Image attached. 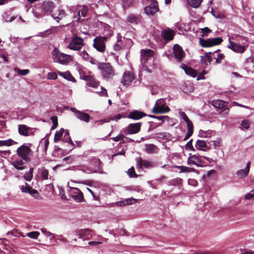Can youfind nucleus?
Listing matches in <instances>:
<instances>
[{
	"label": "nucleus",
	"instance_id": "1",
	"mask_svg": "<svg viewBox=\"0 0 254 254\" xmlns=\"http://www.w3.org/2000/svg\"><path fill=\"white\" fill-rule=\"evenodd\" d=\"M97 65L104 79H111L115 75V69L110 63L97 62Z\"/></svg>",
	"mask_w": 254,
	"mask_h": 254
},
{
	"label": "nucleus",
	"instance_id": "2",
	"mask_svg": "<svg viewBox=\"0 0 254 254\" xmlns=\"http://www.w3.org/2000/svg\"><path fill=\"white\" fill-rule=\"evenodd\" d=\"M53 56L55 62L62 64H67L71 60V56L60 52L57 48L53 51Z\"/></svg>",
	"mask_w": 254,
	"mask_h": 254
},
{
	"label": "nucleus",
	"instance_id": "3",
	"mask_svg": "<svg viewBox=\"0 0 254 254\" xmlns=\"http://www.w3.org/2000/svg\"><path fill=\"white\" fill-rule=\"evenodd\" d=\"M107 40V37L97 36L93 40V46L98 52L104 53L106 49L105 43Z\"/></svg>",
	"mask_w": 254,
	"mask_h": 254
},
{
	"label": "nucleus",
	"instance_id": "4",
	"mask_svg": "<svg viewBox=\"0 0 254 254\" xmlns=\"http://www.w3.org/2000/svg\"><path fill=\"white\" fill-rule=\"evenodd\" d=\"M223 42V39L221 37H215L204 40L202 38L199 39V44L202 47H210L216 46L221 44Z\"/></svg>",
	"mask_w": 254,
	"mask_h": 254
},
{
	"label": "nucleus",
	"instance_id": "5",
	"mask_svg": "<svg viewBox=\"0 0 254 254\" xmlns=\"http://www.w3.org/2000/svg\"><path fill=\"white\" fill-rule=\"evenodd\" d=\"M180 115L187 123L188 131L184 139V140L185 141L188 139L193 134V125L185 112H181Z\"/></svg>",
	"mask_w": 254,
	"mask_h": 254
},
{
	"label": "nucleus",
	"instance_id": "6",
	"mask_svg": "<svg viewBox=\"0 0 254 254\" xmlns=\"http://www.w3.org/2000/svg\"><path fill=\"white\" fill-rule=\"evenodd\" d=\"M149 5L144 8V11L147 15H154L159 10L158 2L155 0H147Z\"/></svg>",
	"mask_w": 254,
	"mask_h": 254
},
{
	"label": "nucleus",
	"instance_id": "7",
	"mask_svg": "<svg viewBox=\"0 0 254 254\" xmlns=\"http://www.w3.org/2000/svg\"><path fill=\"white\" fill-rule=\"evenodd\" d=\"M17 154L22 159L25 161L29 160L28 155L31 152L29 147L22 145L17 149Z\"/></svg>",
	"mask_w": 254,
	"mask_h": 254
},
{
	"label": "nucleus",
	"instance_id": "8",
	"mask_svg": "<svg viewBox=\"0 0 254 254\" xmlns=\"http://www.w3.org/2000/svg\"><path fill=\"white\" fill-rule=\"evenodd\" d=\"M83 45V39L77 36L74 35L69 45V48L71 50H79Z\"/></svg>",
	"mask_w": 254,
	"mask_h": 254
},
{
	"label": "nucleus",
	"instance_id": "9",
	"mask_svg": "<svg viewBox=\"0 0 254 254\" xmlns=\"http://www.w3.org/2000/svg\"><path fill=\"white\" fill-rule=\"evenodd\" d=\"M70 110L74 113L75 117L79 120L86 123L89 122L91 117L88 114L79 111L73 107H71Z\"/></svg>",
	"mask_w": 254,
	"mask_h": 254
},
{
	"label": "nucleus",
	"instance_id": "10",
	"mask_svg": "<svg viewBox=\"0 0 254 254\" xmlns=\"http://www.w3.org/2000/svg\"><path fill=\"white\" fill-rule=\"evenodd\" d=\"M142 123L130 124L125 129L124 132L126 134H132L138 132L140 130Z\"/></svg>",
	"mask_w": 254,
	"mask_h": 254
},
{
	"label": "nucleus",
	"instance_id": "11",
	"mask_svg": "<svg viewBox=\"0 0 254 254\" xmlns=\"http://www.w3.org/2000/svg\"><path fill=\"white\" fill-rule=\"evenodd\" d=\"M75 234L78 239H82L83 241L88 240L92 235V231L87 229H80L75 232Z\"/></svg>",
	"mask_w": 254,
	"mask_h": 254
},
{
	"label": "nucleus",
	"instance_id": "12",
	"mask_svg": "<svg viewBox=\"0 0 254 254\" xmlns=\"http://www.w3.org/2000/svg\"><path fill=\"white\" fill-rule=\"evenodd\" d=\"M154 51L150 49H142L140 51V61L142 64H144L147 62L149 58L154 56Z\"/></svg>",
	"mask_w": 254,
	"mask_h": 254
},
{
	"label": "nucleus",
	"instance_id": "13",
	"mask_svg": "<svg viewBox=\"0 0 254 254\" xmlns=\"http://www.w3.org/2000/svg\"><path fill=\"white\" fill-rule=\"evenodd\" d=\"M173 51L175 57L177 61L178 62L182 61L186 56L183 48L178 44L175 45L173 47Z\"/></svg>",
	"mask_w": 254,
	"mask_h": 254
},
{
	"label": "nucleus",
	"instance_id": "14",
	"mask_svg": "<svg viewBox=\"0 0 254 254\" xmlns=\"http://www.w3.org/2000/svg\"><path fill=\"white\" fill-rule=\"evenodd\" d=\"M70 195L72 198L76 202H80L82 201L84 196L81 191L76 188H72L70 191Z\"/></svg>",
	"mask_w": 254,
	"mask_h": 254
},
{
	"label": "nucleus",
	"instance_id": "15",
	"mask_svg": "<svg viewBox=\"0 0 254 254\" xmlns=\"http://www.w3.org/2000/svg\"><path fill=\"white\" fill-rule=\"evenodd\" d=\"M154 166V163L149 160H143L141 157L136 159V167L138 169L144 167L145 168H151Z\"/></svg>",
	"mask_w": 254,
	"mask_h": 254
},
{
	"label": "nucleus",
	"instance_id": "16",
	"mask_svg": "<svg viewBox=\"0 0 254 254\" xmlns=\"http://www.w3.org/2000/svg\"><path fill=\"white\" fill-rule=\"evenodd\" d=\"M188 164L190 165H194L197 167H202L203 166L202 161L198 156L195 155H191L190 154L188 159Z\"/></svg>",
	"mask_w": 254,
	"mask_h": 254
},
{
	"label": "nucleus",
	"instance_id": "17",
	"mask_svg": "<svg viewBox=\"0 0 254 254\" xmlns=\"http://www.w3.org/2000/svg\"><path fill=\"white\" fill-rule=\"evenodd\" d=\"M55 7L54 3L50 0H45L42 4V10L47 13H51Z\"/></svg>",
	"mask_w": 254,
	"mask_h": 254
},
{
	"label": "nucleus",
	"instance_id": "18",
	"mask_svg": "<svg viewBox=\"0 0 254 254\" xmlns=\"http://www.w3.org/2000/svg\"><path fill=\"white\" fill-rule=\"evenodd\" d=\"M147 115L143 112L138 110H133L130 112L127 117L133 120H138L146 117Z\"/></svg>",
	"mask_w": 254,
	"mask_h": 254
},
{
	"label": "nucleus",
	"instance_id": "19",
	"mask_svg": "<svg viewBox=\"0 0 254 254\" xmlns=\"http://www.w3.org/2000/svg\"><path fill=\"white\" fill-rule=\"evenodd\" d=\"M228 47L233 51L240 53H244L246 50L244 46L236 44L234 42H231V41H230V43L228 46Z\"/></svg>",
	"mask_w": 254,
	"mask_h": 254
},
{
	"label": "nucleus",
	"instance_id": "20",
	"mask_svg": "<svg viewBox=\"0 0 254 254\" xmlns=\"http://www.w3.org/2000/svg\"><path fill=\"white\" fill-rule=\"evenodd\" d=\"M211 52L206 53L203 56H201L200 62L203 67L206 68L212 61V58L210 56Z\"/></svg>",
	"mask_w": 254,
	"mask_h": 254
},
{
	"label": "nucleus",
	"instance_id": "21",
	"mask_svg": "<svg viewBox=\"0 0 254 254\" xmlns=\"http://www.w3.org/2000/svg\"><path fill=\"white\" fill-rule=\"evenodd\" d=\"M134 78V77L132 73L129 71H126L124 74L122 82L124 85H129V83L133 80Z\"/></svg>",
	"mask_w": 254,
	"mask_h": 254
},
{
	"label": "nucleus",
	"instance_id": "22",
	"mask_svg": "<svg viewBox=\"0 0 254 254\" xmlns=\"http://www.w3.org/2000/svg\"><path fill=\"white\" fill-rule=\"evenodd\" d=\"M83 79L87 81V85L92 87H97L99 85V82L91 75H85Z\"/></svg>",
	"mask_w": 254,
	"mask_h": 254
},
{
	"label": "nucleus",
	"instance_id": "23",
	"mask_svg": "<svg viewBox=\"0 0 254 254\" xmlns=\"http://www.w3.org/2000/svg\"><path fill=\"white\" fill-rule=\"evenodd\" d=\"M66 15L65 11L63 9H58L55 11L52 16L58 22H59L60 19L64 18Z\"/></svg>",
	"mask_w": 254,
	"mask_h": 254
},
{
	"label": "nucleus",
	"instance_id": "24",
	"mask_svg": "<svg viewBox=\"0 0 254 254\" xmlns=\"http://www.w3.org/2000/svg\"><path fill=\"white\" fill-rule=\"evenodd\" d=\"M182 67L187 75H190L192 77H195L197 76V71L192 67H190L185 64H183L182 65Z\"/></svg>",
	"mask_w": 254,
	"mask_h": 254
},
{
	"label": "nucleus",
	"instance_id": "25",
	"mask_svg": "<svg viewBox=\"0 0 254 254\" xmlns=\"http://www.w3.org/2000/svg\"><path fill=\"white\" fill-rule=\"evenodd\" d=\"M80 7H81V9L78 10V17L77 19L76 20V21L80 22L85 21V20L83 19H81V16H82V17H86L88 10V8L85 5Z\"/></svg>",
	"mask_w": 254,
	"mask_h": 254
},
{
	"label": "nucleus",
	"instance_id": "26",
	"mask_svg": "<svg viewBox=\"0 0 254 254\" xmlns=\"http://www.w3.org/2000/svg\"><path fill=\"white\" fill-rule=\"evenodd\" d=\"M251 162L248 163L246 168L244 169L239 170L237 174L240 178L246 177L250 171Z\"/></svg>",
	"mask_w": 254,
	"mask_h": 254
},
{
	"label": "nucleus",
	"instance_id": "27",
	"mask_svg": "<svg viewBox=\"0 0 254 254\" xmlns=\"http://www.w3.org/2000/svg\"><path fill=\"white\" fill-rule=\"evenodd\" d=\"M158 147L153 144H146L145 145V151L148 154L157 153Z\"/></svg>",
	"mask_w": 254,
	"mask_h": 254
},
{
	"label": "nucleus",
	"instance_id": "28",
	"mask_svg": "<svg viewBox=\"0 0 254 254\" xmlns=\"http://www.w3.org/2000/svg\"><path fill=\"white\" fill-rule=\"evenodd\" d=\"M11 164L17 170H22L25 168L24 162L21 159H17L11 162Z\"/></svg>",
	"mask_w": 254,
	"mask_h": 254
},
{
	"label": "nucleus",
	"instance_id": "29",
	"mask_svg": "<svg viewBox=\"0 0 254 254\" xmlns=\"http://www.w3.org/2000/svg\"><path fill=\"white\" fill-rule=\"evenodd\" d=\"M195 147L197 149L202 151H207L209 149L205 141L202 140H197L196 141Z\"/></svg>",
	"mask_w": 254,
	"mask_h": 254
},
{
	"label": "nucleus",
	"instance_id": "30",
	"mask_svg": "<svg viewBox=\"0 0 254 254\" xmlns=\"http://www.w3.org/2000/svg\"><path fill=\"white\" fill-rule=\"evenodd\" d=\"M212 103L214 107L218 109H222L228 104V102L221 100H214Z\"/></svg>",
	"mask_w": 254,
	"mask_h": 254
},
{
	"label": "nucleus",
	"instance_id": "31",
	"mask_svg": "<svg viewBox=\"0 0 254 254\" xmlns=\"http://www.w3.org/2000/svg\"><path fill=\"white\" fill-rule=\"evenodd\" d=\"M163 102V99L160 98V114L167 113L171 110L169 106L164 104Z\"/></svg>",
	"mask_w": 254,
	"mask_h": 254
},
{
	"label": "nucleus",
	"instance_id": "32",
	"mask_svg": "<svg viewBox=\"0 0 254 254\" xmlns=\"http://www.w3.org/2000/svg\"><path fill=\"white\" fill-rule=\"evenodd\" d=\"M58 74L60 76H62V77H63L65 79H66L69 81H72L73 82H76V80L74 78V77L68 71L65 72H62L59 71V72H58Z\"/></svg>",
	"mask_w": 254,
	"mask_h": 254
},
{
	"label": "nucleus",
	"instance_id": "33",
	"mask_svg": "<svg viewBox=\"0 0 254 254\" xmlns=\"http://www.w3.org/2000/svg\"><path fill=\"white\" fill-rule=\"evenodd\" d=\"M121 40L122 45L124 47L126 46L127 45H129L132 41L129 38H127L125 37H122L120 33H118L117 34V40ZM121 43V42H120Z\"/></svg>",
	"mask_w": 254,
	"mask_h": 254
},
{
	"label": "nucleus",
	"instance_id": "34",
	"mask_svg": "<svg viewBox=\"0 0 254 254\" xmlns=\"http://www.w3.org/2000/svg\"><path fill=\"white\" fill-rule=\"evenodd\" d=\"M29 127L24 125H20L18 126V132L21 135L24 136L28 135Z\"/></svg>",
	"mask_w": 254,
	"mask_h": 254
},
{
	"label": "nucleus",
	"instance_id": "35",
	"mask_svg": "<svg viewBox=\"0 0 254 254\" xmlns=\"http://www.w3.org/2000/svg\"><path fill=\"white\" fill-rule=\"evenodd\" d=\"M176 168L180 170V173L194 172L195 171V169L185 166H176Z\"/></svg>",
	"mask_w": 254,
	"mask_h": 254
},
{
	"label": "nucleus",
	"instance_id": "36",
	"mask_svg": "<svg viewBox=\"0 0 254 254\" xmlns=\"http://www.w3.org/2000/svg\"><path fill=\"white\" fill-rule=\"evenodd\" d=\"M188 4L191 7L197 8L200 5L202 0H187Z\"/></svg>",
	"mask_w": 254,
	"mask_h": 254
},
{
	"label": "nucleus",
	"instance_id": "37",
	"mask_svg": "<svg viewBox=\"0 0 254 254\" xmlns=\"http://www.w3.org/2000/svg\"><path fill=\"white\" fill-rule=\"evenodd\" d=\"M183 180L180 178H177L176 179L171 180L170 183L171 185L181 187L182 186Z\"/></svg>",
	"mask_w": 254,
	"mask_h": 254
},
{
	"label": "nucleus",
	"instance_id": "38",
	"mask_svg": "<svg viewBox=\"0 0 254 254\" xmlns=\"http://www.w3.org/2000/svg\"><path fill=\"white\" fill-rule=\"evenodd\" d=\"M64 132V128H61L59 131H57L55 134L54 141L57 142L59 141L61 139Z\"/></svg>",
	"mask_w": 254,
	"mask_h": 254
},
{
	"label": "nucleus",
	"instance_id": "39",
	"mask_svg": "<svg viewBox=\"0 0 254 254\" xmlns=\"http://www.w3.org/2000/svg\"><path fill=\"white\" fill-rule=\"evenodd\" d=\"M162 34V37L165 40L168 42L171 40H172L174 38L175 33H161Z\"/></svg>",
	"mask_w": 254,
	"mask_h": 254
},
{
	"label": "nucleus",
	"instance_id": "40",
	"mask_svg": "<svg viewBox=\"0 0 254 254\" xmlns=\"http://www.w3.org/2000/svg\"><path fill=\"white\" fill-rule=\"evenodd\" d=\"M171 118L168 116H160V125L165 122H167L168 125H171Z\"/></svg>",
	"mask_w": 254,
	"mask_h": 254
},
{
	"label": "nucleus",
	"instance_id": "41",
	"mask_svg": "<svg viewBox=\"0 0 254 254\" xmlns=\"http://www.w3.org/2000/svg\"><path fill=\"white\" fill-rule=\"evenodd\" d=\"M17 142H15L11 139H8L6 140H0V146H11L13 144H16Z\"/></svg>",
	"mask_w": 254,
	"mask_h": 254
},
{
	"label": "nucleus",
	"instance_id": "42",
	"mask_svg": "<svg viewBox=\"0 0 254 254\" xmlns=\"http://www.w3.org/2000/svg\"><path fill=\"white\" fill-rule=\"evenodd\" d=\"M33 168H30L28 172L24 175V178L26 181H30L33 178Z\"/></svg>",
	"mask_w": 254,
	"mask_h": 254
},
{
	"label": "nucleus",
	"instance_id": "43",
	"mask_svg": "<svg viewBox=\"0 0 254 254\" xmlns=\"http://www.w3.org/2000/svg\"><path fill=\"white\" fill-rule=\"evenodd\" d=\"M14 70L21 75H26L30 72L28 69L22 70L17 67L14 68Z\"/></svg>",
	"mask_w": 254,
	"mask_h": 254
},
{
	"label": "nucleus",
	"instance_id": "44",
	"mask_svg": "<svg viewBox=\"0 0 254 254\" xmlns=\"http://www.w3.org/2000/svg\"><path fill=\"white\" fill-rule=\"evenodd\" d=\"M40 233L37 231H32L31 232H29L26 233V236L31 239H36L38 238L39 236Z\"/></svg>",
	"mask_w": 254,
	"mask_h": 254
},
{
	"label": "nucleus",
	"instance_id": "45",
	"mask_svg": "<svg viewBox=\"0 0 254 254\" xmlns=\"http://www.w3.org/2000/svg\"><path fill=\"white\" fill-rule=\"evenodd\" d=\"M121 40H117V43L114 45V50L118 52L122 49V48L124 47V46L122 45Z\"/></svg>",
	"mask_w": 254,
	"mask_h": 254
},
{
	"label": "nucleus",
	"instance_id": "46",
	"mask_svg": "<svg viewBox=\"0 0 254 254\" xmlns=\"http://www.w3.org/2000/svg\"><path fill=\"white\" fill-rule=\"evenodd\" d=\"M50 120L52 121L53 122V126L52 127H51V130L52 129H55L58 126V118L57 116H52L51 118H50Z\"/></svg>",
	"mask_w": 254,
	"mask_h": 254
},
{
	"label": "nucleus",
	"instance_id": "47",
	"mask_svg": "<svg viewBox=\"0 0 254 254\" xmlns=\"http://www.w3.org/2000/svg\"><path fill=\"white\" fill-rule=\"evenodd\" d=\"M43 142H44V152L45 154H47V151L49 145V140L48 138H44L41 141V144L43 143Z\"/></svg>",
	"mask_w": 254,
	"mask_h": 254
},
{
	"label": "nucleus",
	"instance_id": "48",
	"mask_svg": "<svg viewBox=\"0 0 254 254\" xmlns=\"http://www.w3.org/2000/svg\"><path fill=\"white\" fill-rule=\"evenodd\" d=\"M32 188L31 187H30V185H29L27 183H25V186L23 185L22 186V187H21V191L23 192H25V193H29Z\"/></svg>",
	"mask_w": 254,
	"mask_h": 254
},
{
	"label": "nucleus",
	"instance_id": "49",
	"mask_svg": "<svg viewBox=\"0 0 254 254\" xmlns=\"http://www.w3.org/2000/svg\"><path fill=\"white\" fill-rule=\"evenodd\" d=\"M135 201V199L133 198H128L127 199L124 200L120 202L121 205H126L128 204H132L133 202Z\"/></svg>",
	"mask_w": 254,
	"mask_h": 254
},
{
	"label": "nucleus",
	"instance_id": "50",
	"mask_svg": "<svg viewBox=\"0 0 254 254\" xmlns=\"http://www.w3.org/2000/svg\"><path fill=\"white\" fill-rule=\"evenodd\" d=\"M127 174L130 178H136L137 177V175L135 173L133 166H132L128 169Z\"/></svg>",
	"mask_w": 254,
	"mask_h": 254
},
{
	"label": "nucleus",
	"instance_id": "51",
	"mask_svg": "<svg viewBox=\"0 0 254 254\" xmlns=\"http://www.w3.org/2000/svg\"><path fill=\"white\" fill-rule=\"evenodd\" d=\"M98 26H101V28H103L104 31H111L110 29L111 27L109 25L102 22H99Z\"/></svg>",
	"mask_w": 254,
	"mask_h": 254
},
{
	"label": "nucleus",
	"instance_id": "52",
	"mask_svg": "<svg viewBox=\"0 0 254 254\" xmlns=\"http://www.w3.org/2000/svg\"><path fill=\"white\" fill-rule=\"evenodd\" d=\"M225 58V56L223 54L219 53L217 55V56L216 58H215V64H219L221 63V61L222 60H224Z\"/></svg>",
	"mask_w": 254,
	"mask_h": 254
},
{
	"label": "nucleus",
	"instance_id": "53",
	"mask_svg": "<svg viewBox=\"0 0 254 254\" xmlns=\"http://www.w3.org/2000/svg\"><path fill=\"white\" fill-rule=\"evenodd\" d=\"M124 138H125V135L124 134H119L116 137H111V139H112V140H113L114 141H119L120 140H124ZM122 142L124 143L125 141H123Z\"/></svg>",
	"mask_w": 254,
	"mask_h": 254
},
{
	"label": "nucleus",
	"instance_id": "54",
	"mask_svg": "<svg viewBox=\"0 0 254 254\" xmlns=\"http://www.w3.org/2000/svg\"><path fill=\"white\" fill-rule=\"evenodd\" d=\"M29 194L36 199H38L40 197L39 193L38 191L35 189H33L32 188L31 189Z\"/></svg>",
	"mask_w": 254,
	"mask_h": 254
},
{
	"label": "nucleus",
	"instance_id": "55",
	"mask_svg": "<svg viewBox=\"0 0 254 254\" xmlns=\"http://www.w3.org/2000/svg\"><path fill=\"white\" fill-rule=\"evenodd\" d=\"M41 176L44 180H48L49 176V171L47 169H43L41 172Z\"/></svg>",
	"mask_w": 254,
	"mask_h": 254
},
{
	"label": "nucleus",
	"instance_id": "56",
	"mask_svg": "<svg viewBox=\"0 0 254 254\" xmlns=\"http://www.w3.org/2000/svg\"><path fill=\"white\" fill-rule=\"evenodd\" d=\"M152 113L154 114L159 113V100H157L154 107L152 110Z\"/></svg>",
	"mask_w": 254,
	"mask_h": 254
},
{
	"label": "nucleus",
	"instance_id": "57",
	"mask_svg": "<svg viewBox=\"0 0 254 254\" xmlns=\"http://www.w3.org/2000/svg\"><path fill=\"white\" fill-rule=\"evenodd\" d=\"M137 17L134 15H130L128 16L127 20L130 23H136L137 20Z\"/></svg>",
	"mask_w": 254,
	"mask_h": 254
},
{
	"label": "nucleus",
	"instance_id": "58",
	"mask_svg": "<svg viewBox=\"0 0 254 254\" xmlns=\"http://www.w3.org/2000/svg\"><path fill=\"white\" fill-rule=\"evenodd\" d=\"M186 148L191 151H195L192 146V139H191L186 145Z\"/></svg>",
	"mask_w": 254,
	"mask_h": 254
},
{
	"label": "nucleus",
	"instance_id": "59",
	"mask_svg": "<svg viewBox=\"0 0 254 254\" xmlns=\"http://www.w3.org/2000/svg\"><path fill=\"white\" fill-rule=\"evenodd\" d=\"M122 2L123 6L126 7L130 6L133 2V0H123Z\"/></svg>",
	"mask_w": 254,
	"mask_h": 254
},
{
	"label": "nucleus",
	"instance_id": "60",
	"mask_svg": "<svg viewBox=\"0 0 254 254\" xmlns=\"http://www.w3.org/2000/svg\"><path fill=\"white\" fill-rule=\"evenodd\" d=\"M65 132V134H64V137H65L66 136L67 137V140L66 141H67L69 143H70V144L72 145L73 146H74V143L73 142H72L70 137L69 136V133L68 131H64Z\"/></svg>",
	"mask_w": 254,
	"mask_h": 254
},
{
	"label": "nucleus",
	"instance_id": "61",
	"mask_svg": "<svg viewBox=\"0 0 254 254\" xmlns=\"http://www.w3.org/2000/svg\"><path fill=\"white\" fill-rule=\"evenodd\" d=\"M58 76L55 72H49L48 74V78L49 79H56Z\"/></svg>",
	"mask_w": 254,
	"mask_h": 254
},
{
	"label": "nucleus",
	"instance_id": "62",
	"mask_svg": "<svg viewBox=\"0 0 254 254\" xmlns=\"http://www.w3.org/2000/svg\"><path fill=\"white\" fill-rule=\"evenodd\" d=\"M241 125L245 128L248 129L250 126V121L248 120H244Z\"/></svg>",
	"mask_w": 254,
	"mask_h": 254
},
{
	"label": "nucleus",
	"instance_id": "63",
	"mask_svg": "<svg viewBox=\"0 0 254 254\" xmlns=\"http://www.w3.org/2000/svg\"><path fill=\"white\" fill-rule=\"evenodd\" d=\"M80 55L85 60H88L89 58V55H88L87 52L85 50L83 51L81 53Z\"/></svg>",
	"mask_w": 254,
	"mask_h": 254
},
{
	"label": "nucleus",
	"instance_id": "64",
	"mask_svg": "<svg viewBox=\"0 0 254 254\" xmlns=\"http://www.w3.org/2000/svg\"><path fill=\"white\" fill-rule=\"evenodd\" d=\"M206 73V71L205 70H203L202 72L198 75L197 80L204 79V75H205Z\"/></svg>",
	"mask_w": 254,
	"mask_h": 254
}]
</instances>
